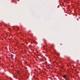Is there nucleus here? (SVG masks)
I'll use <instances>...</instances> for the list:
<instances>
[{"label":"nucleus","mask_w":80,"mask_h":80,"mask_svg":"<svg viewBox=\"0 0 80 80\" xmlns=\"http://www.w3.org/2000/svg\"><path fill=\"white\" fill-rule=\"evenodd\" d=\"M63 78H66V75H63Z\"/></svg>","instance_id":"1"},{"label":"nucleus","mask_w":80,"mask_h":80,"mask_svg":"<svg viewBox=\"0 0 80 80\" xmlns=\"http://www.w3.org/2000/svg\"><path fill=\"white\" fill-rule=\"evenodd\" d=\"M10 57H12V58H13V55L12 54L11 56Z\"/></svg>","instance_id":"2"},{"label":"nucleus","mask_w":80,"mask_h":80,"mask_svg":"<svg viewBox=\"0 0 80 80\" xmlns=\"http://www.w3.org/2000/svg\"><path fill=\"white\" fill-rule=\"evenodd\" d=\"M47 67H50V65H47Z\"/></svg>","instance_id":"3"},{"label":"nucleus","mask_w":80,"mask_h":80,"mask_svg":"<svg viewBox=\"0 0 80 80\" xmlns=\"http://www.w3.org/2000/svg\"><path fill=\"white\" fill-rule=\"evenodd\" d=\"M17 28H18V29H19V28L18 27Z\"/></svg>","instance_id":"4"},{"label":"nucleus","mask_w":80,"mask_h":80,"mask_svg":"<svg viewBox=\"0 0 80 80\" xmlns=\"http://www.w3.org/2000/svg\"><path fill=\"white\" fill-rule=\"evenodd\" d=\"M18 73H20V71H18Z\"/></svg>","instance_id":"5"},{"label":"nucleus","mask_w":80,"mask_h":80,"mask_svg":"<svg viewBox=\"0 0 80 80\" xmlns=\"http://www.w3.org/2000/svg\"><path fill=\"white\" fill-rule=\"evenodd\" d=\"M9 29L10 30V28H9Z\"/></svg>","instance_id":"6"}]
</instances>
